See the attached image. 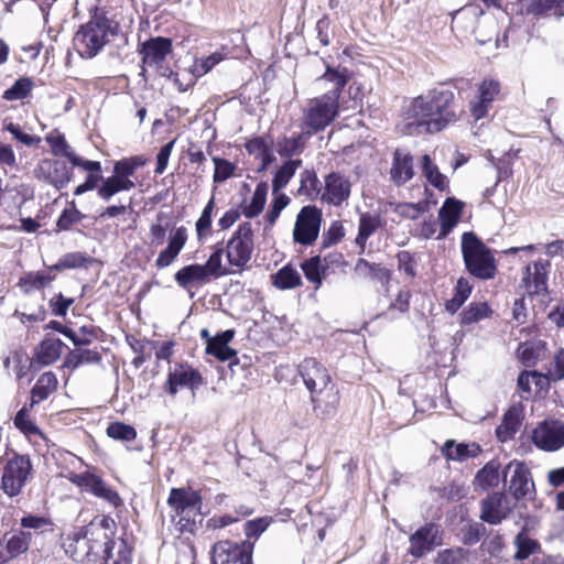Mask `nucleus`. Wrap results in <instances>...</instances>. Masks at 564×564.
Returning <instances> with one entry per match:
<instances>
[{
	"instance_id": "obj_27",
	"label": "nucleus",
	"mask_w": 564,
	"mask_h": 564,
	"mask_svg": "<svg viewBox=\"0 0 564 564\" xmlns=\"http://www.w3.org/2000/svg\"><path fill=\"white\" fill-rule=\"evenodd\" d=\"M235 330L227 329L213 337L207 344L206 354L214 356L220 361L230 360L236 356V350L228 346L234 339Z\"/></svg>"
},
{
	"instance_id": "obj_26",
	"label": "nucleus",
	"mask_w": 564,
	"mask_h": 564,
	"mask_svg": "<svg viewBox=\"0 0 564 564\" xmlns=\"http://www.w3.org/2000/svg\"><path fill=\"white\" fill-rule=\"evenodd\" d=\"M442 455L448 460L465 462L468 458H475L481 453V447L477 443H456L448 440L443 445Z\"/></svg>"
},
{
	"instance_id": "obj_54",
	"label": "nucleus",
	"mask_w": 564,
	"mask_h": 564,
	"mask_svg": "<svg viewBox=\"0 0 564 564\" xmlns=\"http://www.w3.org/2000/svg\"><path fill=\"white\" fill-rule=\"evenodd\" d=\"M14 426L20 430L25 435H39L43 436L41 430L36 426V424L30 419L29 409L23 406L14 417Z\"/></svg>"
},
{
	"instance_id": "obj_37",
	"label": "nucleus",
	"mask_w": 564,
	"mask_h": 564,
	"mask_svg": "<svg viewBox=\"0 0 564 564\" xmlns=\"http://www.w3.org/2000/svg\"><path fill=\"white\" fill-rule=\"evenodd\" d=\"M422 173L427 182L438 191L444 192L448 188L447 177L440 172L427 154L422 158Z\"/></svg>"
},
{
	"instance_id": "obj_51",
	"label": "nucleus",
	"mask_w": 564,
	"mask_h": 564,
	"mask_svg": "<svg viewBox=\"0 0 564 564\" xmlns=\"http://www.w3.org/2000/svg\"><path fill=\"white\" fill-rule=\"evenodd\" d=\"M471 285L463 278L457 281L454 296L446 302V310L455 313L471 293Z\"/></svg>"
},
{
	"instance_id": "obj_15",
	"label": "nucleus",
	"mask_w": 564,
	"mask_h": 564,
	"mask_svg": "<svg viewBox=\"0 0 564 564\" xmlns=\"http://www.w3.org/2000/svg\"><path fill=\"white\" fill-rule=\"evenodd\" d=\"M351 193V182L348 176L332 172L324 178L321 200L328 205L340 206L348 200Z\"/></svg>"
},
{
	"instance_id": "obj_43",
	"label": "nucleus",
	"mask_w": 564,
	"mask_h": 564,
	"mask_svg": "<svg viewBox=\"0 0 564 564\" xmlns=\"http://www.w3.org/2000/svg\"><path fill=\"white\" fill-rule=\"evenodd\" d=\"M356 272L365 278L378 280L382 283L390 279L389 271L380 264L370 263L365 259H359L355 267Z\"/></svg>"
},
{
	"instance_id": "obj_63",
	"label": "nucleus",
	"mask_w": 564,
	"mask_h": 564,
	"mask_svg": "<svg viewBox=\"0 0 564 564\" xmlns=\"http://www.w3.org/2000/svg\"><path fill=\"white\" fill-rule=\"evenodd\" d=\"M463 549H447L437 554L436 564H464Z\"/></svg>"
},
{
	"instance_id": "obj_11",
	"label": "nucleus",
	"mask_w": 564,
	"mask_h": 564,
	"mask_svg": "<svg viewBox=\"0 0 564 564\" xmlns=\"http://www.w3.org/2000/svg\"><path fill=\"white\" fill-rule=\"evenodd\" d=\"M322 210L314 205L304 206L296 216L293 239L303 246L313 245L319 235Z\"/></svg>"
},
{
	"instance_id": "obj_33",
	"label": "nucleus",
	"mask_w": 564,
	"mask_h": 564,
	"mask_svg": "<svg viewBox=\"0 0 564 564\" xmlns=\"http://www.w3.org/2000/svg\"><path fill=\"white\" fill-rule=\"evenodd\" d=\"M302 165V160H288L275 172L272 180V193L283 189L291 178L295 175L299 167Z\"/></svg>"
},
{
	"instance_id": "obj_24",
	"label": "nucleus",
	"mask_w": 564,
	"mask_h": 564,
	"mask_svg": "<svg viewBox=\"0 0 564 564\" xmlns=\"http://www.w3.org/2000/svg\"><path fill=\"white\" fill-rule=\"evenodd\" d=\"M414 176L413 158L403 150H395L390 167V180L397 186H401Z\"/></svg>"
},
{
	"instance_id": "obj_30",
	"label": "nucleus",
	"mask_w": 564,
	"mask_h": 564,
	"mask_svg": "<svg viewBox=\"0 0 564 564\" xmlns=\"http://www.w3.org/2000/svg\"><path fill=\"white\" fill-rule=\"evenodd\" d=\"M521 411L514 406L509 409L503 415L502 422L496 430L498 440L505 443L513 438L521 426Z\"/></svg>"
},
{
	"instance_id": "obj_53",
	"label": "nucleus",
	"mask_w": 564,
	"mask_h": 564,
	"mask_svg": "<svg viewBox=\"0 0 564 564\" xmlns=\"http://www.w3.org/2000/svg\"><path fill=\"white\" fill-rule=\"evenodd\" d=\"M106 432L110 438L121 442H132L137 437L135 429L122 422L110 423Z\"/></svg>"
},
{
	"instance_id": "obj_57",
	"label": "nucleus",
	"mask_w": 564,
	"mask_h": 564,
	"mask_svg": "<svg viewBox=\"0 0 564 564\" xmlns=\"http://www.w3.org/2000/svg\"><path fill=\"white\" fill-rule=\"evenodd\" d=\"M54 270H56V268L52 267L48 271L29 273L21 281L24 285H29L30 288L42 289L48 285L55 279V275L52 274V271Z\"/></svg>"
},
{
	"instance_id": "obj_16",
	"label": "nucleus",
	"mask_w": 564,
	"mask_h": 564,
	"mask_svg": "<svg viewBox=\"0 0 564 564\" xmlns=\"http://www.w3.org/2000/svg\"><path fill=\"white\" fill-rule=\"evenodd\" d=\"M34 175L56 188H63L72 181L73 171L62 161L43 159L35 166Z\"/></svg>"
},
{
	"instance_id": "obj_48",
	"label": "nucleus",
	"mask_w": 564,
	"mask_h": 564,
	"mask_svg": "<svg viewBox=\"0 0 564 564\" xmlns=\"http://www.w3.org/2000/svg\"><path fill=\"white\" fill-rule=\"evenodd\" d=\"M33 88V82L28 77H22L8 88L2 98L8 101L21 100L26 98Z\"/></svg>"
},
{
	"instance_id": "obj_34",
	"label": "nucleus",
	"mask_w": 564,
	"mask_h": 564,
	"mask_svg": "<svg viewBox=\"0 0 564 564\" xmlns=\"http://www.w3.org/2000/svg\"><path fill=\"white\" fill-rule=\"evenodd\" d=\"M551 378L549 373L543 375L538 371H522L518 377V387L522 392L531 393L532 386L539 392L549 386Z\"/></svg>"
},
{
	"instance_id": "obj_42",
	"label": "nucleus",
	"mask_w": 564,
	"mask_h": 564,
	"mask_svg": "<svg viewBox=\"0 0 564 564\" xmlns=\"http://www.w3.org/2000/svg\"><path fill=\"white\" fill-rule=\"evenodd\" d=\"M273 284L280 290L293 289L301 285V275L296 269L285 265L272 275Z\"/></svg>"
},
{
	"instance_id": "obj_61",
	"label": "nucleus",
	"mask_w": 564,
	"mask_h": 564,
	"mask_svg": "<svg viewBox=\"0 0 564 564\" xmlns=\"http://www.w3.org/2000/svg\"><path fill=\"white\" fill-rule=\"evenodd\" d=\"M215 164V173H214V182L215 183H223L229 177L232 176L235 171V165L230 163L227 160L214 158L213 159Z\"/></svg>"
},
{
	"instance_id": "obj_20",
	"label": "nucleus",
	"mask_w": 564,
	"mask_h": 564,
	"mask_svg": "<svg viewBox=\"0 0 564 564\" xmlns=\"http://www.w3.org/2000/svg\"><path fill=\"white\" fill-rule=\"evenodd\" d=\"M500 93V84L494 79H485L478 87V94L470 101V112L474 119L479 120L488 116L490 105Z\"/></svg>"
},
{
	"instance_id": "obj_3",
	"label": "nucleus",
	"mask_w": 564,
	"mask_h": 564,
	"mask_svg": "<svg viewBox=\"0 0 564 564\" xmlns=\"http://www.w3.org/2000/svg\"><path fill=\"white\" fill-rule=\"evenodd\" d=\"M319 80L332 84V88L323 96L311 99L305 106L302 127L307 129V137L323 131L337 117L338 100L348 79L345 72L327 67Z\"/></svg>"
},
{
	"instance_id": "obj_32",
	"label": "nucleus",
	"mask_w": 564,
	"mask_h": 564,
	"mask_svg": "<svg viewBox=\"0 0 564 564\" xmlns=\"http://www.w3.org/2000/svg\"><path fill=\"white\" fill-rule=\"evenodd\" d=\"M101 356L97 350L76 348L66 355L63 368L74 370L84 365L99 364Z\"/></svg>"
},
{
	"instance_id": "obj_36",
	"label": "nucleus",
	"mask_w": 564,
	"mask_h": 564,
	"mask_svg": "<svg viewBox=\"0 0 564 564\" xmlns=\"http://www.w3.org/2000/svg\"><path fill=\"white\" fill-rule=\"evenodd\" d=\"M381 226V219L377 215L362 214L359 219L357 246L364 252L368 238Z\"/></svg>"
},
{
	"instance_id": "obj_44",
	"label": "nucleus",
	"mask_w": 564,
	"mask_h": 564,
	"mask_svg": "<svg viewBox=\"0 0 564 564\" xmlns=\"http://www.w3.org/2000/svg\"><path fill=\"white\" fill-rule=\"evenodd\" d=\"M1 541H4L6 550L14 558L28 551L31 541V534L24 531H19L12 534L10 538L4 536Z\"/></svg>"
},
{
	"instance_id": "obj_38",
	"label": "nucleus",
	"mask_w": 564,
	"mask_h": 564,
	"mask_svg": "<svg viewBox=\"0 0 564 564\" xmlns=\"http://www.w3.org/2000/svg\"><path fill=\"white\" fill-rule=\"evenodd\" d=\"M268 195V184L261 182L257 185L250 203L242 205V214L247 218H253L262 213Z\"/></svg>"
},
{
	"instance_id": "obj_7",
	"label": "nucleus",
	"mask_w": 564,
	"mask_h": 564,
	"mask_svg": "<svg viewBox=\"0 0 564 564\" xmlns=\"http://www.w3.org/2000/svg\"><path fill=\"white\" fill-rule=\"evenodd\" d=\"M110 28L104 20L89 21L74 36V46L82 57L91 58L109 41Z\"/></svg>"
},
{
	"instance_id": "obj_5",
	"label": "nucleus",
	"mask_w": 564,
	"mask_h": 564,
	"mask_svg": "<svg viewBox=\"0 0 564 564\" xmlns=\"http://www.w3.org/2000/svg\"><path fill=\"white\" fill-rule=\"evenodd\" d=\"M169 506L175 512L172 516L176 530L180 533L192 532L195 517L200 512V496L186 488H173L167 499Z\"/></svg>"
},
{
	"instance_id": "obj_47",
	"label": "nucleus",
	"mask_w": 564,
	"mask_h": 564,
	"mask_svg": "<svg viewBox=\"0 0 564 564\" xmlns=\"http://www.w3.org/2000/svg\"><path fill=\"white\" fill-rule=\"evenodd\" d=\"M104 525L106 527V539L104 540L105 543L89 541L90 561H96L97 558H100L107 562L109 558L112 557V549L115 542L111 539V533L108 532L109 522Z\"/></svg>"
},
{
	"instance_id": "obj_39",
	"label": "nucleus",
	"mask_w": 564,
	"mask_h": 564,
	"mask_svg": "<svg viewBox=\"0 0 564 564\" xmlns=\"http://www.w3.org/2000/svg\"><path fill=\"white\" fill-rule=\"evenodd\" d=\"M63 343L57 338L44 339L37 348V360L42 365H51L56 361L62 352Z\"/></svg>"
},
{
	"instance_id": "obj_14",
	"label": "nucleus",
	"mask_w": 564,
	"mask_h": 564,
	"mask_svg": "<svg viewBox=\"0 0 564 564\" xmlns=\"http://www.w3.org/2000/svg\"><path fill=\"white\" fill-rule=\"evenodd\" d=\"M532 441L536 447L555 452L564 446V422L545 420L533 430Z\"/></svg>"
},
{
	"instance_id": "obj_52",
	"label": "nucleus",
	"mask_w": 564,
	"mask_h": 564,
	"mask_svg": "<svg viewBox=\"0 0 564 564\" xmlns=\"http://www.w3.org/2000/svg\"><path fill=\"white\" fill-rule=\"evenodd\" d=\"M85 218V215L80 213L75 202H70L68 206L62 212L57 219V228L59 230H69L74 225L80 223Z\"/></svg>"
},
{
	"instance_id": "obj_2",
	"label": "nucleus",
	"mask_w": 564,
	"mask_h": 564,
	"mask_svg": "<svg viewBox=\"0 0 564 564\" xmlns=\"http://www.w3.org/2000/svg\"><path fill=\"white\" fill-rule=\"evenodd\" d=\"M299 375L310 392L315 416L322 420L334 417L340 402V394L329 370L315 358H305L299 365Z\"/></svg>"
},
{
	"instance_id": "obj_25",
	"label": "nucleus",
	"mask_w": 564,
	"mask_h": 564,
	"mask_svg": "<svg viewBox=\"0 0 564 564\" xmlns=\"http://www.w3.org/2000/svg\"><path fill=\"white\" fill-rule=\"evenodd\" d=\"M171 51L172 42L170 39H151L142 45V61L149 66H156L165 59L166 55H169Z\"/></svg>"
},
{
	"instance_id": "obj_9",
	"label": "nucleus",
	"mask_w": 564,
	"mask_h": 564,
	"mask_svg": "<svg viewBox=\"0 0 564 564\" xmlns=\"http://www.w3.org/2000/svg\"><path fill=\"white\" fill-rule=\"evenodd\" d=\"M204 383L200 372L187 362H175L167 371L163 390L175 397L180 389H189L193 393Z\"/></svg>"
},
{
	"instance_id": "obj_4",
	"label": "nucleus",
	"mask_w": 564,
	"mask_h": 564,
	"mask_svg": "<svg viewBox=\"0 0 564 564\" xmlns=\"http://www.w3.org/2000/svg\"><path fill=\"white\" fill-rule=\"evenodd\" d=\"M462 254L467 271L480 280L494 279L497 264L492 251L474 234L462 236Z\"/></svg>"
},
{
	"instance_id": "obj_59",
	"label": "nucleus",
	"mask_w": 564,
	"mask_h": 564,
	"mask_svg": "<svg viewBox=\"0 0 564 564\" xmlns=\"http://www.w3.org/2000/svg\"><path fill=\"white\" fill-rule=\"evenodd\" d=\"M91 262V258L85 256L83 252H70L62 257L59 262L54 265L57 269H76L85 267Z\"/></svg>"
},
{
	"instance_id": "obj_40",
	"label": "nucleus",
	"mask_w": 564,
	"mask_h": 564,
	"mask_svg": "<svg viewBox=\"0 0 564 564\" xmlns=\"http://www.w3.org/2000/svg\"><path fill=\"white\" fill-rule=\"evenodd\" d=\"M323 187H319V181L316 173L313 170H304L300 174V187L297 194L300 196H306L310 199H314L317 196L321 197Z\"/></svg>"
},
{
	"instance_id": "obj_1",
	"label": "nucleus",
	"mask_w": 564,
	"mask_h": 564,
	"mask_svg": "<svg viewBox=\"0 0 564 564\" xmlns=\"http://www.w3.org/2000/svg\"><path fill=\"white\" fill-rule=\"evenodd\" d=\"M454 93L434 89L412 99L403 108L401 130L405 134L435 133L456 119L452 109Z\"/></svg>"
},
{
	"instance_id": "obj_10",
	"label": "nucleus",
	"mask_w": 564,
	"mask_h": 564,
	"mask_svg": "<svg viewBox=\"0 0 564 564\" xmlns=\"http://www.w3.org/2000/svg\"><path fill=\"white\" fill-rule=\"evenodd\" d=\"M31 469L32 465L26 456L14 455L8 459L3 467L1 479L2 490L10 497L20 494L30 476Z\"/></svg>"
},
{
	"instance_id": "obj_46",
	"label": "nucleus",
	"mask_w": 564,
	"mask_h": 564,
	"mask_svg": "<svg viewBox=\"0 0 564 564\" xmlns=\"http://www.w3.org/2000/svg\"><path fill=\"white\" fill-rule=\"evenodd\" d=\"M326 259L322 260L319 257L311 258L310 260H306L302 264V270L305 274V278L316 284V288H318L322 284V281L325 276L326 272V265L324 262Z\"/></svg>"
},
{
	"instance_id": "obj_29",
	"label": "nucleus",
	"mask_w": 564,
	"mask_h": 564,
	"mask_svg": "<svg viewBox=\"0 0 564 564\" xmlns=\"http://www.w3.org/2000/svg\"><path fill=\"white\" fill-rule=\"evenodd\" d=\"M58 380L54 372L42 373L31 391L30 408L47 399L57 389Z\"/></svg>"
},
{
	"instance_id": "obj_18",
	"label": "nucleus",
	"mask_w": 564,
	"mask_h": 564,
	"mask_svg": "<svg viewBox=\"0 0 564 564\" xmlns=\"http://www.w3.org/2000/svg\"><path fill=\"white\" fill-rule=\"evenodd\" d=\"M549 262L539 260L528 264L521 279V288L528 296L545 294L547 291V268Z\"/></svg>"
},
{
	"instance_id": "obj_6",
	"label": "nucleus",
	"mask_w": 564,
	"mask_h": 564,
	"mask_svg": "<svg viewBox=\"0 0 564 564\" xmlns=\"http://www.w3.org/2000/svg\"><path fill=\"white\" fill-rule=\"evenodd\" d=\"M108 519L104 518L99 523L91 522L89 525L76 530L68 536L65 543V552L76 562L90 561L89 541L105 543L106 527Z\"/></svg>"
},
{
	"instance_id": "obj_49",
	"label": "nucleus",
	"mask_w": 564,
	"mask_h": 564,
	"mask_svg": "<svg viewBox=\"0 0 564 564\" xmlns=\"http://www.w3.org/2000/svg\"><path fill=\"white\" fill-rule=\"evenodd\" d=\"M514 545L517 546L514 558L518 561L525 560L540 550V544L538 541L530 539L524 533H519L516 536Z\"/></svg>"
},
{
	"instance_id": "obj_58",
	"label": "nucleus",
	"mask_w": 564,
	"mask_h": 564,
	"mask_svg": "<svg viewBox=\"0 0 564 564\" xmlns=\"http://www.w3.org/2000/svg\"><path fill=\"white\" fill-rule=\"evenodd\" d=\"M273 199L271 202L270 210L265 218L270 225H273L279 218L281 212L290 204V197L280 192L273 193Z\"/></svg>"
},
{
	"instance_id": "obj_62",
	"label": "nucleus",
	"mask_w": 564,
	"mask_h": 564,
	"mask_svg": "<svg viewBox=\"0 0 564 564\" xmlns=\"http://www.w3.org/2000/svg\"><path fill=\"white\" fill-rule=\"evenodd\" d=\"M4 128L14 137V139L28 147H36L41 142L40 137L23 132L18 124L12 122L6 124Z\"/></svg>"
},
{
	"instance_id": "obj_8",
	"label": "nucleus",
	"mask_w": 564,
	"mask_h": 564,
	"mask_svg": "<svg viewBox=\"0 0 564 564\" xmlns=\"http://www.w3.org/2000/svg\"><path fill=\"white\" fill-rule=\"evenodd\" d=\"M253 252V230L250 223L240 224L226 245L228 264L236 271L247 268Z\"/></svg>"
},
{
	"instance_id": "obj_19",
	"label": "nucleus",
	"mask_w": 564,
	"mask_h": 564,
	"mask_svg": "<svg viewBox=\"0 0 564 564\" xmlns=\"http://www.w3.org/2000/svg\"><path fill=\"white\" fill-rule=\"evenodd\" d=\"M438 528L432 523L416 530L410 536L409 552L412 556L420 558L441 544Z\"/></svg>"
},
{
	"instance_id": "obj_45",
	"label": "nucleus",
	"mask_w": 564,
	"mask_h": 564,
	"mask_svg": "<svg viewBox=\"0 0 564 564\" xmlns=\"http://www.w3.org/2000/svg\"><path fill=\"white\" fill-rule=\"evenodd\" d=\"M223 248H216L207 259L206 263L203 264L210 280L236 272V270L230 271L223 265Z\"/></svg>"
},
{
	"instance_id": "obj_31",
	"label": "nucleus",
	"mask_w": 564,
	"mask_h": 564,
	"mask_svg": "<svg viewBox=\"0 0 564 564\" xmlns=\"http://www.w3.org/2000/svg\"><path fill=\"white\" fill-rule=\"evenodd\" d=\"M134 187V183L124 175H111L102 180L101 186L98 187V195L104 200H109L113 195L122 191H130Z\"/></svg>"
},
{
	"instance_id": "obj_21",
	"label": "nucleus",
	"mask_w": 564,
	"mask_h": 564,
	"mask_svg": "<svg viewBox=\"0 0 564 564\" xmlns=\"http://www.w3.org/2000/svg\"><path fill=\"white\" fill-rule=\"evenodd\" d=\"M465 204L462 200L449 197L438 210L440 231L436 239H443L457 226Z\"/></svg>"
},
{
	"instance_id": "obj_17",
	"label": "nucleus",
	"mask_w": 564,
	"mask_h": 564,
	"mask_svg": "<svg viewBox=\"0 0 564 564\" xmlns=\"http://www.w3.org/2000/svg\"><path fill=\"white\" fill-rule=\"evenodd\" d=\"M505 484L516 498L527 496L533 488L528 467L521 462H510L503 470Z\"/></svg>"
},
{
	"instance_id": "obj_64",
	"label": "nucleus",
	"mask_w": 564,
	"mask_h": 564,
	"mask_svg": "<svg viewBox=\"0 0 564 564\" xmlns=\"http://www.w3.org/2000/svg\"><path fill=\"white\" fill-rule=\"evenodd\" d=\"M549 377L553 381L564 379V349H561L553 358L547 369Z\"/></svg>"
},
{
	"instance_id": "obj_12",
	"label": "nucleus",
	"mask_w": 564,
	"mask_h": 564,
	"mask_svg": "<svg viewBox=\"0 0 564 564\" xmlns=\"http://www.w3.org/2000/svg\"><path fill=\"white\" fill-rule=\"evenodd\" d=\"M252 544L219 541L212 550V564H251Z\"/></svg>"
},
{
	"instance_id": "obj_56",
	"label": "nucleus",
	"mask_w": 564,
	"mask_h": 564,
	"mask_svg": "<svg viewBox=\"0 0 564 564\" xmlns=\"http://www.w3.org/2000/svg\"><path fill=\"white\" fill-rule=\"evenodd\" d=\"M564 0H529L525 10L528 13L541 15L550 11L562 9Z\"/></svg>"
},
{
	"instance_id": "obj_23",
	"label": "nucleus",
	"mask_w": 564,
	"mask_h": 564,
	"mask_svg": "<svg viewBox=\"0 0 564 564\" xmlns=\"http://www.w3.org/2000/svg\"><path fill=\"white\" fill-rule=\"evenodd\" d=\"M509 511L507 497L501 492H495L482 501L480 518L490 524H498L508 516Z\"/></svg>"
},
{
	"instance_id": "obj_22",
	"label": "nucleus",
	"mask_w": 564,
	"mask_h": 564,
	"mask_svg": "<svg viewBox=\"0 0 564 564\" xmlns=\"http://www.w3.org/2000/svg\"><path fill=\"white\" fill-rule=\"evenodd\" d=\"M187 229L183 226L176 228L170 236L167 246L159 253L155 260L158 269H164L171 265L187 241Z\"/></svg>"
},
{
	"instance_id": "obj_28",
	"label": "nucleus",
	"mask_w": 564,
	"mask_h": 564,
	"mask_svg": "<svg viewBox=\"0 0 564 564\" xmlns=\"http://www.w3.org/2000/svg\"><path fill=\"white\" fill-rule=\"evenodd\" d=\"M174 279L184 289L194 284H206L212 281L203 264L185 265L175 273Z\"/></svg>"
},
{
	"instance_id": "obj_41",
	"label": "nucleus",
	"mask_w": 564,
	"mask_h": 564,
	"mask_svg": "<svg viewBox=\"0 0 564 564\" xmlns=\"http://www.w3.org/2000/svg\"><path fill=\"white\" fill-rule=\"evenodd\" d=\"M306 131L292 137H283L278 141V153L283 158L301 154L305 145Z\"/></svg>"
},
{
	"instance_id": "obj_13",
	"label": "nucleus",
	"mask_w": 564,
	"mask_h": 564,
	"mask_svg": "<svg viewBox=\"0 0 564 564\" xmlns=\"http://www.w3.org/2000/svg\"><path fill=\"white\" fill-rule=\"evenodd\" d=\"M69 480L78 486L83 491L90 492L97 498L107 501L115 508L122 503L118 492L108 487L99 476L90 471L72 474L69 476Z\"/></svg>"
},
{
	"instance_id": "obj_60",
	"label": "nucleus",
	"mask_w": 564,
	"mask_h": 564,
	"mask_svg": "<svg viewBox=\"0 0 564 564\" xmlns=\"http://www.w3.org/2000/svg\"><path fill=\"white\" fill-rule=\"evenodd\" d=\"M425 212V206L423 203L412 204V203H401L395 205L394 213L399 215L401 218L406 219H417Z\"/></svg>"
},
{
	"instance_id": "obj_50",
	"label": "nucleus",
	"mask_w": 564,
	"mask_h": 564,
	"mask_svg": "<svg viewBox=\"0 0 564 564\" xmlns=\"http://www.w3.org/2000/svg\"><path fill=\"white\" fill-rule=\"evenodd\" d=\"M46 142L50 144L52 153L56 156H64L68 159L74 152L70 145L67 143L64 134L58 130L51 131L45 137Z\"/></svg>"
},
{
	"instance_id": "obj_35",
	"label": "nucleus",
	"mask_w": 564,
	"mask_h": 564,
	"mask_svg": "<svg viewBox=\"0 0 564 564\" xmlns=\"http://www.w3.org/2000/svg\"><path fill=\"white\" fill-rule=\"evenodd\" d=\"M500 464L496 460L488 462L475 476V484L481 489L497 487L500 481Z\"/></svg>"
},
{
	"instance_id": "obj_55",
	"label": "nucleus",
	"mask_w": 564,
	"mask_h": 564,
	"mask_svg": "<svg viewBox=\"0 0 564 564\" xmlns=\"http://www.w3.org/2000/svg\"><path fill=\"white\" fill-rule=\"evenodd\" d=\"M490 313L491 310L487 303H473L462 313V323L467 325L477 323L488 317Z\"/></svg>"
}]
</instances>
